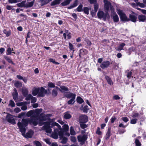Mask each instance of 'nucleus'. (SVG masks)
<instances>
[{
	"label": "nucleus",
	"mask_w": 146,
	"mask_h": 146,
	"mask_svg": "<svg viewBox=\"0 0 146 146\" xmlns=\"http://www.w3.org/2000/svg\"><path fill=\"white\" fill-rule=\"evenodd\" d=\"M41 111V110L36 109L35 111L31 110L28 111L27 113V116L29 117L32 115L31 117H33V121H36L37 123H38L40 126H42V124L41 123L42 122L46 120V116H40L39 115Z\"/></svg>",
	"instance_id": "nucleus-1"
},
{
	"label": "nucleus",
	"mask_w": 146,
	"mask_h": 146,
	"mask_svg": "<svg viewBox=\"0 0 146 146\" xmlns=\"http://www.w3.org/2000/svg\"><path fill=\"white\" fill-rule=\"evenodd\" d=\"M51 127H53L54 132L51 135V137L53 138L57 139L59 135L60 139L62 138L63 136V130L60 126L57 123L53 122L51 124Z\"/></svg>",
	"instance_id": "nucleus-2"
},
{
	"label": "nucleus",
	"mask_w": 146,
	"mask_h": 146,
	"mask_svg": "<svg viewBox=\"0 0 146 146\" xmlns=\"http://www.w3.org/2000/svg\"><path fill=\"white\" fill-rule=\"evenodd\" d=\"M47 91L43 87L38 88H34L33 89L32 94L34 96L37 95L39 97H43L46 94Z\"/></svg>",
	"instance_id": "nucleus-3"
},
{
	"label": "nucleus",
	"mask_w": 146,
	"mask_h": 146,
	"mask_svg": "<svg viewBox=\"0 0 146 146\" xmlns=\"http://www.w3.org/2000/svg\"><path fill=\"white\" fill-rule=\"evenodd\" d=\"M18 126L20 129V131L22 133V135L26 138H31L32 137L33 134V132L32 130H30L27 132L26 134H25V128L23 127L22 124L20 122L17 123Z\"/></svg>",
	"instance_id": "nucleus-4"
},
{
	"label": "nucleus",
	"mask_w": 146,
	"mask_h": 146,
	"mask_svg": "<svg viewBox=\"0 0 146 146\" xmlns=\"http://www.w3.org/2000/svg\"><path fill=\"white\" fill-rule=\"evenodd\" d=\"M33 117H32L27 119H23L21 123L22 124L23 126L24 127L27 125L29 123L31 124H33L34 126H36L38 124L37 122L35 120L33 121Z\"/></svg>",
	"instance_id": "nucleus-5"
},
{
	"label": "nucleus",
	"mask_w": 146,
	"mask_h": 146,
	"mask_svg": "<svg viewBox=\"0 0 146 146\" xmlns=\"http://www.w3.org/2000/svg\"><path fill=\"white\" fill-rule=\"evenodd\" d=\"M117 13L120 16V19L122 21H127L129 20V19L127 17L125 14L121 10H117Z\"/></svg>",
	"instance_id": "nucleus-6"
},
{
	"label": "nucleus",
	"mask_w": 146,
	"mask_h": 146,
	"mask_svg": "<svg viewBox=\"0 0 146 146\" xmlns=\"http://www.w3.org/2000/svg\"><path fill=\"white\" fill-rule=\"evenodd\" d=\"M44 123V125L42 127V129L45 130L47 133H51L52 131V129L50 127L49 122H46Z\"/></svg>",
	"instance_id": "nucleus-7"
},
{
	"label": "nucleus",
	"mask_w": 146,
	"mask_h": 146,
	"mask_svg": "<svg viewBox=\"0 0 146 146\" xmlns=\"http://www.w3.org/2000/svg\"><path fill=\"white\" fill-rule=\"evenodd\" d=\"M79 142L82 145L84 144L87 139V135H80L77 137Z\"/></svg>",
	"instance_id": "nucleus-8"
},
{
	"label": "nucleus",
	"mask_w": 146,
	"mask_h": 146,
	"mask_svg": "<svg viewBox=\"0 0 146 146\" xmlns=\"http://www.w3.org/2000/svg\"><path fill=\"white\" fill-rule=\"evenodd\" d=\"M110 62L108 60L104 61L100 64V67L102 69L108 68L110 65Z\"/></svg>",
	"instance_id": "nucleus-9"
},
{
	"label": "nucleus",
	"mask_w": 146,
	"mask_h": 146,
	"mask_svg": "<svg viewBox=\"0 0 146 146\" xmlns=\"http://www.w3.org/2000/svg\"><path fill=\"white\" fill-rule=\"evenodd\" d=\"M6 119L7 121L9 123L12 124L15 123V122L13 116L10 114H8L6 116Z\"/></svg>",
	"instance_id": "nucleus-10"
},
{
	"label": "nucleus",
	"mask_w": 146,
	"mask_h": 146,
	"mask_svg": "<svg viewBox=\"0 0 146 146\" xmlns=\"http://www.w3.org/2000/svg\"><path fill=\"white\" fill-rule=\"evenodd\" d=\"M104 9H112L111 3L107 0H104Z\"/></svg>",
	"instance_id": "nucleus-11"
},
{
	"label": "nucleus",
	"mask_w": 146,
	"mask_h": 146,
	"mask_svg": "<svg viewBox=\"0 0 146 146\" xmlns=\"http://www.w3.org/2000/svg\"><path fill=\"white\" fill-rule=\"evenodd\" d=\"M97 15L98 17L100 18H106L109 16L107 13H104L103 12L101 11L98 12Z\"/></svg>",
	"instance_id": "nucleus-12"
},
{
	"label": "nucleus",
	"mask_w": 146,
	"mask_h": 146,
	"mask_svg": "<svg viewBox=\"0 0 146 146\" xmlns=\"http://www.w3.org/2000/svg\"><path fill=\"white\" fill-rule=\"evenodd\" d=\"M88 121V117L85 115H82L79 117V121L80 123H86Z\"/></svg>",
	"instance_id": "nucleus-13"
},
{
	"label": "nucleus",
	"mask_w": 146,
	"mask_h": 146,
	"mask_svg": "<svg viewBox=\"0 0 146 146\" xmlns=\"http://www.w3.org/2000/svg\"><path fill=\"white\" fill-rule=\"evenodd\" d=\"M26 100H31V103H34L36 101V99L35 97H33L32 95L29 94L27 95L26 98Z\"/></svg>",
	"instance_id": "nucleus-14"
},
{
	"label": "nucleus",
	"mask_w": 146,
	"mask_h": 146,
	"mask_svg": "<svg viewBox=\"0 0 146 146\" xmlns=\"http://www.w3.org/2000/svg\"><path fill=\"white\" fill-rule=\"evenodd\" d=\"M111 17L113 19L114 22L117 23L119 20V17L115 12H113L111 15Z\"/></svg>",
	"instance_id": "nucleus-15"
},
{
	"label": "nucleus",
	"mask_w": 146,
	"mask_h": 146,
	"mask_svg": "<svg viewBox=\"0 0 146 146\" xmlns=\"http://www.w3.org/2000/svg\"><path fill=\"white\" fill-rule=\"evenodd\" d=\"M59 90L62 93H64L66 91L68 90V88L67 87L64 86H62L60 87V88H59Z\"/></svg>",
	"instance_id": "nucleus-16"
},
{
	"label": "nucleus",
	"mask_w": 146,
	"mask_h": 146,
	"mask_svg": "<svg viewBox=\"0 0 146 146\" xmlns=\"http://www.w3.org/2000/svg\"><path fill=\"white\" fill-rule=\"evenodd\" d=\"M59 90V88L56 86L55 88L52 91V95L54 97L56 96L58 94L57 91Z\"/></svg>",
	"instance_id": "nucleus-17"
},
{
	"label": "nucleus",
	"mask_w": 146,
	"mask_h": 146,
	"mask_svg": "<svg viewBox=\"0 0 146 146\" xmlns=\"http://www.w3.org/2000/svg\"><path fill=\"white\" fill-rule=\"evenodd\" d=\"M35 0H33L32 1L28 2L25 3V7L28 8L32 7L34 3Z\"/></svg>",
	"instance_id": "nucleus-18"
},
{
	"label": "nucleus",
	"mask_w": 146,
	"mask_h": 146,
	"mask_svg": "<svg viewBox=\"0 0 146 146\" xmlns=\"http://www.w3.org/2000/svg\"><path fill=\"white\" fill-rule=\"evenodd\" d=\"M87 53V50L84 49H80L79 53V56L80 57L84 55Z\"/></svg>",
	"instance_id": "nucleus-19"
},
{
	"label": "nucleus",
	"mask_w": 146,
	"mask_h": 146,
	"mask_svg": "<svg viewBox=\"0 0 146 146\" xmlns=\"http://www.w3.org/2000/svg\"><path fill=\"white\" fill-rule=\"evenodd\" d=\"M125 45V43H121L115 49L117 50L121 51L123 49V48Z\"/></svg>",
	"instance_id": "nucleus-20"
},
{
	"label": "nucleus",
	"mask_w": 146,
	"mask_h": 146,
	"mask_svg": "<svg viewBox=\"0 0 146 146\" xmlns=\"http://www.w3.org/2000/svg\"><path fill=\"white\" fill-rule=\"evenodd\" d=\"M76 95L72 93H69L66 95V97L68 98H75Z\"/></svg>",
	"instance_id": "nucleus-21"
},
{
	"label": "nucleus",
	"mask_w": 146,
	"mask_h": 146,
	"mask_svg": "<svg viewBox=\"0 0 146 146\" xmlns=\"http://www.w3.org/2000/svg\"><path fill=\"white\" fill-rule=\"evenodd\" d=\"M138 18L140 21L144 22L146 19V17L142 15H139Z\"/></svg>",
	"instance_id": "nucleus-22"
},
{
	"label": "nucleus",
	"mask_w": 146,
	"mask_h": 146,
	"mask_svg": "<svg viewBox=\"0 0 146 146\" xmlns=\"http://www.w3.org/2000/svg\"><path fill=\"white\" fill-rule=\"evenodd\" d=\"M4 58L9 63L13 64H15V63L13 62L10 57L6 55H4Z\"/></svg>",
	"instance_id": "nucleus-23"
},
{
	"label": "nucleus",
	"mask_w": 146,
	"mask_h": 146,
	"mask_svg": "<svg viewBox=\"0 0 146 146\" xmlns=\"http://www.w3.org/2000/svg\"><path fill=\"white\" fill-rule=\"evenodd\" d=\"M129 20L133 21V22H136L137 19V17L133 15H129Z\"/></svg>",
	"instance_id": "nucleus-24"
},
{
	"label": "nucleus",
	"mask_w": 146,
	"mask_h": 146,
	"mask_svg": "<svg viewBox=\"0 0 146 146\" xmlns=\"http://www.w3.org/2000/svg\"><path fill=\"white\" fill-rule=\"evenodd\" d=\"M26 2V1H22L21 3L17 4V5L19 7H25V5Z\"/></svg>",
	"instance_id": "nucleus-25"
},
{
	"label": "nucleus",
	"mask_w": 146,
	"mask_h": 146,
	"mask_svg": "<svg viewBox=\"0 0 146 146\" xmlns=\"http://www.w3.org/2000/svg\"><path fill=\"white\" fill-rule=\"evenodd\" d=\"M108 83L111 85H112L113 84V83L112 81L111 80V78H110L108 76H106L105 77Z\"/></svg>",
	"instance_id": "nucleus-26"
},
{
	"label": "nucleus",
	"mask_w": 146,
	"mask_h": 146,
	"mask_svg": "<svg viewBox=\"0 0 146 146\" xmlns=\"http://www.w3.org/2000/svg\"><path fill=\"white\" fill-rule=\"evenodd\" d=\"M52 0H41L40 1L41 5L42 6L47 4Z\"/></svg>",
	"instance_id": "nucleus-27"
},
{
	"label": "nucleus",
	"mask_w": 146,
	"mask_h": 146,
	"mask_svg": "<svg viewBox=\"0 0 146 146\" xmlns=\"http://www.w3.org/2000/svg\"><path fill=\"white\" fill-rule=\"evenodd\" d=\"M61 0H54L51 3V5L52 6L55 5H56L59 4L60 3Z\"/></svg>",
	"instance_id": "nucleus-28"
},
{
	"label": "nucleus",
	"mask_w": 146,
	"mask_h": 146,
	"mask_svg": "<svg viewBox=\"0 0 146 146\" xmlns=\"http://www.w3.org/2000/svg\"><path fill=\"white\" fill-rule=\"evenodd\" d=\"M111 134V128L109 127L106 136V138L108 139L110 138Z\"/></svg>",
	"instance_id": "nucleus-29"
},
{
	"label": "nucleus",
	"mask_w": 146,
	"mask_h": 146,
	"mask_svg": "<svg viewBox=\"0 0 146 146\" xmlns=\"http://www.w3.org/2000/svg\"><path fill=\"white\" fill-rule=\"evenodd\" d=\"M77 5L78 1L76 0L74 2L73 4L70 5L68 8L70 9L73 8L74 7H76Z\"/></svg>",
	"instance_id": "nucleus-30"
},
{
	"label": "nucleus",
	"mask_w": 146,
	"mask_h": 146,
	"mask_svg": "<svg viewBox=\"0 0 146 146\" xmlns=\"http://www.w3.org/2000/svg\"><path fill=\"white\" fill-rule=\"evenodd\" d=\"M71 115L68 113H65L64 115V118L66 119H69L71 117Z\"/></svg>",
	"instance_id": "nucleus-31"
},
{
	"label": "nucleus",
	"mask_w": 146,
	"mask_h": 146,
	"mask_svg": "<svg viewBox=\"0 0 146 146\" xmlns=\"http://www.w3.org/2000/svg\"><path fill=\"white\" fill-rule=\"evenodd\" d=\"M76 101L79 104H82L84 102L83 100L80 97H77L76 98Z\"/></svg>",
	"instance_id": "nucleus-32"
},
{
	"label": "nucleus",
	"mask_w": 146,
	"mask_h": 146,
	"mask_svg": "<svg viewBox=\"0 0 146 146\" xmlns=\"http://www.w3.org/2000/svg\"><path fill=\"white\" fill-rule=\"evenodd\" d=\"M15 85L17 88H20L22 86V84L20 82L17 81L15 83Z\"/></svg>",
	"instance_id": "nucleus-33"
},
{
	"label": "nucleus",
	"mask_w": 146,
	"mask_h": 146,
	"mask_svg": "<svg viewBox=\"0 0 146 146\" xmlns=\"http://www.w3.org/2000/svg\"><path fill=\"white\" fill-rule=\"evenodd\" d=\"M70 132L72 135H74L76 134V132L74 130L72 126H71L70 127Z\"/></svg>",
	"instance_id": "nucleus-34"
},
{
	"label": "nucleus",
	"mask_w": 146,
	"mask_h": 146,
	"mask_svg": "<svg viewBox=\"0 0 146 146\" xmlns=\"http://www.w3.org/2000/svg\"><path fill=\"white\" fill-rule=\"evenodd\" d=\"M72 0H66L61 3L62 6H65L68 4Z\"/></svg>",
	"instance_id": "nucleus-35"
},
{
	"label": "nucleus",
	"mask_w": 146,
	"mask_h": 146,
	"mask_svg": "<svg viewBox=\"0 0 146 146\" xmlns=\"http://www.w3.org/2000/svg\"><path fill=\"white\" fill-rule=\"evenodd\" d=\"M75 98H71L68 102V103L69 104H73L74 102H75Z\"/></svg>",
	"instance_id": "nucleus-36"
},
{
	"label": "nucleus",
	"mask_w": 146,
	"mask_h": 146,
	"mask_svg": "<svg viewBox=\"0 0 146 146\" xmlns=\"http://www.w3.org/2000/svg\"><path fill=\"white\" fill-rule=\"evenodd\" d=\"M13 98L15 100H17L18 97V94L17 92L13 93Z\"/></svg>",
	"instance_id": "nucleus-37"
},
{
	"label": "nucleus",
	"mask_w": 146,
	"mask_h": 146,
	"mask_svg": "<svg viewBox=\"0 0 146 146\" xmlns=\"http://www.w3.org/2000/svg\"><path fill=\"white\" fill-rule=\"evenodd\" d=\"M63 130L64 131L66 132L69 129L68 126L66 124L64 125L63 127Z\"/></svg>",
	"instance_id": "nucleus-38"
},
{
	"label": "nucleus",
	"mask_w": 146,
	"mask_h": 146,
	"mask_svg": "<svg viewBox=\"0 0 146 146\" xmlns=\"http://www.w3.org/2000/svg\"><path fill=\"white\" fill-rule=\"evenodd\" d=\"M48 86L50 88H55L56 87L54 84L52 82H49L48 84Z\"/></svg>",
	"instance_id": "nucleus-39"
},
{
	"label": "nucleus",
	"mask_w": 146,
	"mask_h": 146,
	"mask_svg": "<svg viewBox=\"0 0 146 146\" xmlns=\"http://www.w3.org/2000/svg\"><path fill=\"white\" fill-rule=\"evenodd\" d=\"M136 3L137 4V5L138 6H139L140 7L143 8L145 6L144 3H141L140 2H137V3Z\"/></svg>",
	"instance_id": "nucleus-40"
},
{
	"label": "nucleus",
	"mask_w": 146,
	"mask_h": 146,
	"mask_svg": "<svg viewBox=\"0 0 146 146\" xmlns=\"http://www.w3.org/2000/svg\"><path fill=\"white\" fill-rule=\"evenodd\" d=\"M77 10L78 12L82 11L87 15L89 14V10Z\"/></svg>",
	"instance_id": "nucleus-41"
},
{
	"label": "nucleus",
	"mask_w": 146,
	"mask_h": 146,
	"mask_svg": "<svg viewBox=\"0 0 146 146\" xmlns=\"http://www.w3.org/2000/svg\"><path fill=\"white\" fill-rule=\"evenodd\" d=\"M3 32L7 36H9L11 34V32L10 31H7L6 29H4Z\"/></svg>",
	"instance_id": "nucleus-42"
},
{
	"label": "nucleus",
	"mask_w": 146,
	"mask_h": 146,
	"mask_svg": "<svg viewBox=\"0 0 146 146\" xmlns=\"http://www.w3.org/2000/svg\"><path fill=\"white\" fill-rule=\"evenodd\" d=\"M69 48L70 50H73V51H74V47L73 45L70 42L69 43Z\"/></svg>",
	"instance_id": "nucleus-43"
},
{
	"label": "nucleus",
	"mask_w": 146,
	"mask_h": 146,
	"mask_svg": "<svg viewBox=\"0 0 146 146\" xmlns=\"http://www.w3.org/2000/svg\"><path fill=\"white\" fill-rule=\"evenodd\" d=\"M138 119L134 118L131 120L130 123L132 124H135L138 120Z\"/></svg>",
	"instance_id": "nucleus-44"
},
{
	"label": "nucleus",
	"mask_w": 146,
	"mask_h": 146,
	"mask_svg": "<svg viewBox=\"0 0 146 146\" xmlns=\"http://www.w3.org/2000/svg\"><path fill=\"white\" fill-rule=\"evenodd\" d=\"M80 124L81 127L82 129H84L87 127V125L85 124V123H80Z\"/></svg>",
	"instance_id": "nucleus-45"
},
{
	"label": "nucleus",
	"mask_w": 146,
	"mask_h": 146,
	"mask_svg": "<svg viewBox=\"0 0 146 146\" xmlns=\"http://www.w3.org/2000/svg\"><path fill=\"white\" fill-rule=\"evenodd\" d=\"M34 143L35 145V146H42L40 143L38 141H34Z\"/></svg>",
	"instance_id": "nucleus-46"
},
{
	"label": "nucleus",
	"mask_w": 146,
	"mask_h": 146,
	"mask_svg": "<svg viewBox=\"0 0 146 146\" xmlns=\"http://www.w3.org/2000/svg\"><path fill=\"white\" fill-rule=\"evenodd\" d=\"M88 110V107L87 105L84 106L82 109V110L84 112H87Z\"/></svg>",
	"instance_id": "nucleus-47"
},
{
	"label": "nucleus",
	"mask_w": 146,
	"mask_h": 146,
	"mask_svg": "<svg viewBox=\"0 0 146 146\" xmlns=\"http://www.w3.org/2000/svg\"><path fill=\"white\" fill-rule=\"evenodd\" d=\"M67 140L68 139L67 138L63 137L61 141V143L63 144H64L67 142Z\"/></svg>",
	"instance_id": "nucleus-48"
},
{
	"label": "nucleus",
	"mask_w": 146,
	"mask_h": 146,
	"mask_svg": "<svg viewBox=\"0 0 146 146\" xmlns=\"http://www.w3.org/2000/svg\"><path fill=\"white\" fill-rule=\"evenodd\" d=\"M9 105L11 106L12 107H14L15 106V103L13 101L11 100L10 101Z\"/></svg>",
	"instance_id": "nucleus-49"
},
{
	"label": "nucleus",
	"mask_w": 146,
	"mask_h": 146,
	"mask_svg": "<svg viewBox=\"0 0 146 146\" xmlns=\"http://www.w3.org/2000/svg\"><path fill=\"white\" fill-rule=\"evenodd\" d=\"M97 10H92L91 11V14L92 16H94L96 14Z\"/></svg>",
	"instance_id": "nucleus-50"
},
{
	"label": "nucleus",
	"mask_w": 146,
	"mask_h": 146,
	"mask_svg": "<svg viewBox=\"0 0 146 146\" xmlns=\"http://www.w3.org/2000/svg\"><path fill=\"white\" fill-rule=\"evenodd\" d=\"M27 109V107L25 103L21 107V109L22 110H25Z\"/></svg>",
	"instance_id": "nucleus-51"
},
{
	"label": "nucleus",
	"mask_w": 146,
	"mask_h": 146,
	"mask_svg": "<svg viewBox=\"0 0 146 146\" xmlns=\"http://www.w3.org/2000/svg\"><path fill=\"white\" fill-rule=\"evenodd\" d=\"M7 55H10L11 54L12 52L11 49L9 47L8 48L7 50Z\"/></svg>",
	"instance_id": "nucleus-52"
},
{
	"label": "nucleus",
	"mask_w": 146,
	"mask_h": 146,
	"mask_svg": "<svg viewBox=\"0 0 146 146\" xmlns=\"http://www.w3.org/2000/svg\"><path fill=\"white\" fill-rule=\"evenodd\" d=\"M121 119L125 122H127L129 121V119L127 117H123L121 118Z\"/></svg>",
	"instance_id": "nucleus-53"
},
{
	"label": "nucleus",
	"mask_w": 146,
	"mask_h": 146,
	"mask_svg": "<svg viewBox=\"0 0 146 146\" xmlns=\"http://www.w3.org/2000/svg\"><path fill=\"white\" fill-rule=\"evenodd\" d=\"M135 143L136 146H140L141 145V144L138 139H136L135 141Z\"/></svg>",
	"instance_id": "nucleus-54"
},
{
	"label": "nucleus",
	"mask_w": 146,
	"mask_h": 146,
	"mask_svg": "<svg viewBox=\"0 0 146 146\" xmlns=\"http://www.w3.org/2000/svg\"><path fill=\"white\" fill-rule=\"evenodd\" d=\"M14 111L16 113H17L21 111V110L19 108L17 107L14 110Z\"/></svg>",
	"instance_id": "nucleus-55"
},
{
	"label": "nucleus",
	"mask_w": 146,
	"mask_h": 146,
	"mask_svg": "<svg viewBox=\"0 0 146 146\" xmlns=\"http://www.w3.org/2000/svg\"><path fill=\"white\" fill-rule=\"evenodd\" d=\"M49 61L50 62H52L54 64H59V63L55 62L54 60L52 58L50 59Z\"/></svg>",
	"instance_id": "nucleus-56"
},
{
	"label": "nucleus",
	"mask_w": 146,
	"mask_h": 146,
	"mask_svg": "<svg viewBox=\"0 0 146 146\" xmlns=\"http://www.w3.org/2000/svg\"><path fill=\"white\" fill-rule=\"evenodd\" d=\"M132 75V72L131 71H129L127 72V76L128 78H130Z\"/></svg>",
	"instance_id": "nucleus-57"
},
{
	"label": "nucleus",
	"mask_w": 146,
	"mask_h": 146,
	"mask_svg": "<svg viewBox=\"0 0 146 146\" xmlns=\"http://www.w3.org/2000/svg\"><path fill=\"white\" fill-rule=\"evenodd\" d=\"M25 113L24 112H21L20 114H19L18 117L19 118H21L22 117L25 115Z\"/></svg>",
	"instance_id": "nucleus-58"
},
{
	"label": "nucleus",
	"mask_w": 146,
	"mask_h": 146,
	"mask_svg": "<svg viewBox=\"0 0 146 146\" xmlns=\"http://www.w3.org/2000/svg\"><path fill=\"white\" fill-rule=\"evenodd\" d=\"M139 114L138 113H134L132 115V117L133 118L137 117H138Z\"/></svg>",
	"instance_id": "nucleus-59"
},
{
	"label": "nucleus",
	"mask_w": 146,
	"mask_h": 146,
	"mask_svg": "<svg viewBox=\"0 0 146 146\" xmlns=\"http://www.w3.org/2000/svg\"><path fill=\"white\" fill-rule=\"evenodd\" d=\"M25 102H19V103H17L16 104V105L17 106H22L24 104H25Z\"/></svg>",
	"instance_id": "nucleus-60"
},
{
	"label": "nucleus",
	"mask_w": 146,
	"mask_h": 146,
	"mask_svg": "<svg viewBox=\"0 0 146 146\" xmlns=\"http://www.w3.org/2000/svg\"><path fill=\"white\" fill-rule=\"evenodd\" d=\"M44 141L48 144L50 145L51 144V142L48 139H45Z\"/></svg>",
	"instance_id": "nucleus-61"
},
{
	"label": "nucleus",
	"mask_w": 146,
	"mask_h": 146,
	"mask_svg": "<svg viewBox=\"0 0 146 146\" xmlns=\"http://www.w3.org/2000/svg\"><path fill=\"white\" fill-rule=\"evenodd\" d=\"M113 98L115 100H119L120 97L117 95H115L113 97Z\"/></svg>",
	"instance_id": "nucleus-62"
},
{
	"label": "nucleus",
	"mask_w": 146,
	"mask_h": 146,
	"mask_svg": "<svg viewBox=\"0 0 146 146\" xmlns=\"http://www.w3.org/2000/svg\"><path fill=\"white\" fill-rule=\"evenodd\" d=\"M71 140L73 142H75L76 141V139L75 137L71 136Z\"/></svg>",
	"instance_id": "nucleus-63"
},
{
	"label": "nucleus",
	"mask_w": 146,
	"mask_h": 146,
	"mask_svg": "<svg viewBox=\"0 0 146 146\" xmlns=\"http://www.w3.org/2000/svg\"><path fill=\"white\" fill-rule=\"evenodd\" d=\"M116 118L115 116L112 117L111 119V122L112 123H113L116 120Z\"/></svg>",
	"instance_id": "nucleus-64"
}]
</instances>
